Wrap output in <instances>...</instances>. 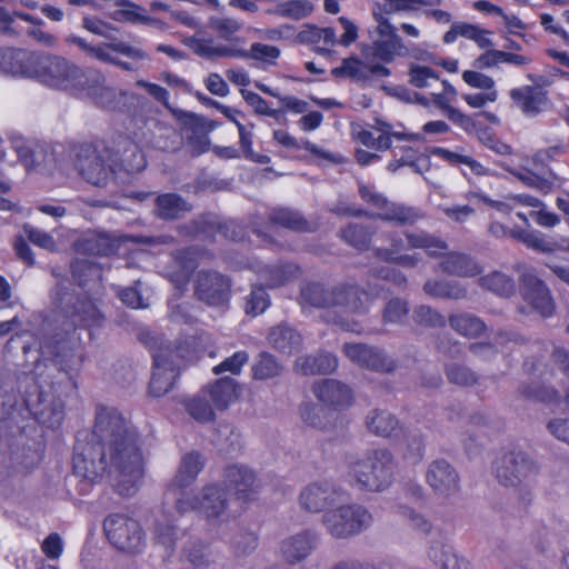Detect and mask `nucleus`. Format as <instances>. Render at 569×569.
Segmentation results:
<instances>
[{"label":"nucleus","mask_w":569,"mask_h":569,"mask_svg":"<svg viewBox=\"0 0 569 569\" xmlns=\"http://www.w3.org/2000/svg\"><path fill=\"white\" fill-rule=\"evenodd\" d=\"M73 445V478L80 495H87L104 476L116 475L113 489L123 497L137 493L144 476L141 437L116 408L98 405L91 440Z\"/></svg>","instance_id":"nucleus-1"},{"label":"nucleus","mask_w":569,"mask_h":569,"mask_svg":"<svg viewBox=\"0 0 569 569\" xmlns=\"http://www.w3.org/2000/svg\"><path fill=\"white\" fill-rule=\"evenodd\" d=\"M206 461L199 451H190L182 456L174 478L164 492V498L174 501L176 511L184 515L197 511L207 520L219 519L228 506L227 492L247 503L254 499L259 485L254 472L242 465H230L224 469L226 489L217 483L206 485L202 495H196L193 483L204 468Z\"/></svg>","instance_id":"nucleus-2"},{"label":"nucleus","mask_w":569,"mask_h":569,"mask_svg":"<svg viewBox=\"0 0 569 569\" xmlns=\"http://www.w3.org/2000/svg\"><path fill=\"white\" fill-rule=\"evenodd\" d=\"M373 296L355 283H339L331 289L319 281H308L300 288L299 303L325 309L321 320L341 331L361 335L363 328L351 313L368 311Z\"/></svg>","instance_id":"nucleus-3"},{"label":"nucleus","mask_w":569,"mask_h":569,"mask_svg":"<svg viewBox=\"0 0 569 569\" xmlns=\"http://www.w3.org/2000/svg\"><path fill=\"white\" fill-rule=\"evenodd\" d=\"M71 279L60 278L50 293V319L52 323L61 325L60 331H54L44 340L43 348L59 370L69 373L71 340Z\"/></svg>","instance_id":"nucleus-4"},{"label":"nucleus","mask_w":569,"mask_h":569,"mask_svg":"<svg viewBox=\"0 0 569 569\" xmlns=\"http://www.w3.org/2000/svg\"><path fill=\"white\" fill-rule=\"evenodd\" d=\"M151 353L152 375L149 382V395L160 398L171 391L180 376V355L178 348L167 343L161 335L143 330L138 336Z\"/></svg>","instance_id":"nucleus-5"},{"label":"nucleus","mask_w":569,"mask_h":569,"mask_svg":"<svg viewBox=\"0 0 569 569\" xmlns=\"http://www.w3.org/2000/svg\"><path fill=\"white\" fill-rule=\"evenodd\" d=\"M406 240L410 249H421L431 258L441 257L439 269L457 277H476L481 273V267L468 254L462 252H446L448 244L441 238L425 230L406 232Z\"/></svg>","instance_id":"nucleus-6"},{"label":"nucleus","mask_w":569,"mask_h":569,"mask_svg":"<svg viewBox=\"0 0 569 569\" xmlns=\"http://www.w3.org/2000/svg\"><path fill=\"white\" fill-rule=\"evenodd\" d=\"M228 43L214 46L213 38H183L198 56L214 60L218 58L251 59L264 66H274L280 57V49L276 46L256 42L250 50L239 47L240 38H226Z\"/></svg>","instance_id":"nucleus-7"},{"label":"nucleus","mask_w":569,"mask_h":569,"mask_svg":"<svg viewBox=\"0 0 569 569\" xmlns=\"http://www.w3.org/2000/svg\"><path fill=\"white\" fill-rule=\"evenodd\" d=\"M76 159L73 167L80 176L89 183L101 187L106 186L111 176H119L113 160V150L103 142L73 143Z\"/></svg>","instance_id":"nucleus-8"},{"label":"nucleus","mask_w":569,"mask_h":569,"mask_svg":"<svg viewBox=\"0 0 569 569\" xmlns=\"http://www.w3.org/2000/svg\"><path fill=\"white\" fill-rule=\"evenodd\" d=\"M349 475L361 489L382 491L393 477V457L387 449H375L362 460L348 462Z\"/></svg>","instance_id":"nucleus-9"},{"label":"nucleus","mask_w":569,"mask_h":569,"mask_svg":"<svg viewBox=\"0 0 569 569\" xmlns=\"http://www.w3.org/2000/svg\"><path fill=\"white\" fill-rule=\"evenodd\" d=\"M14 150L28 171L39 170L51 174L60 170L68 159V148L60 142H17Z\"/></svg>","instance_id":"nucleus-10"},{"label":"nucleus","mask_w":569,"mask_h":569,"mask_svg":"<svg viewBox=\"0 0 569 569\" xmlns=\"http://www.w3.org/2000/svg\"><path fill=\"white\" fill-rule=\"evenodd\" d=\"M73 341L79 340V347L73 345V358L84 361L83 347L91 343L96 333L104 322V316L96 301L89 295H78L73 301Z\"/></svg>","instance_id":"nucleus-11"},{"label":"nucleus","mask_w":569,"mask_h":569,"mask_svg":"<svg viewBox=\"0 0 569 569\" xmlns=\"http://www.w3.org/2000/svg\"><path fill=\"white\" fill-rule=\"evenodd\" d=\"M358 193L363 202L378 210L376 213L370 212L371 219L400 227H411L423 218L419 209L403 203L392 202L382 193L375 191L365 183L359 184Z\"/></svg>","instance_id":"nucleus-12"},{"label":"nucleus","mask_w":569,"mask_h":569,"mask_svg":"<svg viewBox=\"0 0 569 569\" xmlns=\"http://www.w3.org/2000/svg\"><path fill=\"white\" fill-rule=\"evenodd\" d=\"M109 542L120 551L136 553L144 546V532L139 521L124 515L111 513L103 521Z\"/></svg>","instance_id":"nucleus-13"},{"label":"nucleus","mask_w":569,"mask_h":569,"mask_svg":"<svg viewBox=\"0 0 569 569\" xmlns=\"http://www.w3.org/2000/svg\"><path fill=\"white\" fill-rule=\"evenodd\" d=\"M487 118L496 121V116L490 112H477L472 116L461 112L459 109H450L448 119L468 134H475L479 141L500 156H510L513 149L510 144L503 142L496 132L482 121Z\"/></svg>","instance_id":"nucleus-14"},{"label":"nucleus","mask_w":569,"mask_h":569,"mask_svg":"<svg viewBox=\"0 0 569 569\" xmlns=\"http://www.w3.org/2000/svg\"><path fill=\"white\" fill-rule=\"evenodd\" d=\"M361 53L368 62V73L388 78L391 70L386 64L392 63L398 58L410 56V50L403 42V38H377L372 44L365 46Z\"/></svg>","instance_id":"nucleus-15"},{"label":"nucleus","mask_w":569,"mask_h":569,"mask_svg":"<svg viewBox=\"0 0 569 569\" xmlns=\"http://www.w3.org/2000/svg\"><path fill=\"white\" fill-rule=\"evenodd\" d=\"M371 521V513L359 505L341 506L323 515V523L328 532L336 538L358 535L367 529Z\"/></svg>","instance_id":"nucleus-16"},{"label":"nucleus","mask_w":569,"mask_h":569,"mask_svg":"<svg viewBox=\"0 0 569 569\" xmlns=\"http://www.w3.org/2000/svg\"><path fill=\"white\" fill-rule=\"evenodd\" d=\"M194 297L209 307H226L232 296V280L216 270H199L193 281Z\"/></svg>","instance_id":"nucleus-17"},{"label":"nucleus","mask_w":569,"mask_h":569,"mask_svg":"<svg viewBox=\"0 0 569 569\" xmlns=\"http://www.w3.org/2000/svg\"><path fill=\"white\" fill-rule=\"evenodd\" d=\"M410 83L419 89L439 86V90L429 91V100L435 107L449 117L450 109H456L451 102L457 97V91L448 80H441L439 74L428 66L415 64L409 71Z\"/></svg>","instance_id":"nucleus-18"},{"label":"nucleus","mask_w":569,"mask_h":569,"mask_svg":"<svg viewBox=\"0 0 569 569\" xmlns=\"http://www.w3.org/2000/svg\"><path fill=\"white\" fill-rule=\"evenodd\" d=\"M385 7L388 8L386 16L375 13L377 21L378 36H398L401 29L407 36H418V30L409 23L398 21L401 10H417L421 7H435L440 4L441 0H383Z\"/></svg>","instance_id":"nucleus-19"},{"label":"nucleus","mask_w":569,"mask_h":569,"mask_svg":"<svg viewBox=\"0 0 569 569\" xmlns=\"http://www.w3.org/2000/svg\"><path fill=\"white\" fill-rule=\"evenodd\" d=\"M343 355L356 366L370 371L389 373L397 368V362L382 349L361 342H346Z\"/></svg>","instance_id":"nucleus-20"},{"label":"nucleus","mask_w":569,"mask_h":569,"mask_svg":"<svg viewBox=\"0 0 569 569\" xmlns=\"http://www.w3.org/2000/svg\"><path fill=\"white\" fill-rule=\"evenodd\" d=\"M30 78H38L44 84L67 90L70 84V66L63 58L36 53Z\"/></svg>","instance_id":"nucleus-21"},{"label":"nucleus","mask_w":569,"mask_h":569,"mask_svg":"<svg viewBox=\"0 0 569 569\" xmlns=\"http://www.w3.org/2000/svg\"><path fill=\"white\" fill-rule=\"evenodd\" d=\"M495 465L496 477L506 487L517 486L538 471L536 463L520 450L506 452Z\"/></svg>","instance_id":"nucleus-22"},{"label":"nucleus","mask_w":569,"mask_h":569,"mask_svg":"<svg viewBox=\"0 0 569 569\" xmlns=\"http://www.w3.org/2000/svg\"><path fill=\"white\" fill-rule=\"evenodd\" d=\"M512 106L527 118H536L548 111L551 101L540 84H523L509 91Z\"/></svg>","instance_id":"nucleus-23"},{"label":"nucleus","mask_w":569,"mask_h":569,"mask_svg":"<svg viewBox=\"0 0 569 569\" xmlns=\"http://www.w3.org/2000/svg\"><path fill=\"white\" fill-rule=\"evenodd\" d=\"M73 97L86 93L94 103L103 109L109 108L114 93L103 86V76L94 70H84L73 66Z\"/></svg>","instance_id":"nucleus-24"},{"label":"nucleus","mask_w":569,"mask_h":569,"mask_svg":"<svg viewBox=\"0 0 569 569\" xmlns=\"http://www.w3.org/2000/svg\"><path fill=\"white\" fill-rule=\"evenodd\" d=\"M521 295L523 300L542 318H549L555 313L556 306L550 290L538 277L533 274L522 277Z\"/></svg>","instance_id":"nucleus-25"},{"label":"nucleus","mask_w":569,"mask_h":569,"mask_svg":"<svg viewBox=\"0 0 569 569\" xmlns=\"http://www.w3.org/2000/svg\"><path fill=\"white\" fill-rule=\"evenodd\" d=\"M93 56L103 62H110L120 66L124 70H133L132 62L144 60L148 54L141 49L131 47L129 44L119 43H102L91 48Z\"/></svg>","instance_id":"nucleus-26"},{"label":"nucleus","mask_w":569,"mask_h":569,"mask_svg":"<svg viewBox=\"0 0 569 569\" xmlns=\"http://www.w3.org/2000/svg\"><path fill=\"white\" fill-rule=\"evenodd\" d=\"M312 391L317 399L331 410L348 408L353 402L351 388L335 379L316 381Z\"/></svg>","instance_id":"nucleus-27"},{"label":"nucleus","mask_w":569,"mask_h":569,"mask_svg":"<svg viewBox=\"0 0 569 569\" xmlns=\"http://www.w3.org/2000/svg\"><path fill=\"white\" fill-rule=\"evenodd\" d=\"M258 277L264 281L266 287L276 289L297 280L301 273V267L293 261H279L273 264H257L251 267Z\"/></svg>","instance_id":"nucleus-28"},{"label":"nucleus","mask_w":569,"mask_h":569,"mask_svg":"<svg viewBox=\"0 0 569 569\" xmlns=\"http://www.w3.org/2000/svg\"><path fill=\"white\" fill-rule=\"evenodd\" d=\"M113 162L118 174L124 172L133 174L141 172L147 167V158L137 142L126 139L120 143L118 151H113Z\"/></svg>","instance_id":"nucleus-29"},{"label":"nucleus","mask_w":569,"mask_h":569,"mask_svg":"<svg viewBox=\"0 0 569 569\" xmlns=\"http://www.w3.org/2000/svg\"><path fill=\"white\" fill-rule=\"evenodd\" d=\"M427 481L436 492L443 496H451L459 489L458 475L445 460H436L430 465Z\"/></svg>","instance_id":"nucleus-30"},{"label":"nucleus","mask_w":569,"mask_h":569,"mask_svg":"<svg viewBox=\"0 0 569 569\" xmlns=\"http://www.w3.org/2000/svg\"><path fill=\"white\" fill-rule=\"evenodd\" d=\"M341 491L337 490L329 482L312 483L300 495L302 508L311 512H320L326 507L333 505L336 497H340Z\"/></svg>","instance_id":"nucleus-31"},{"label":"nucleus","mask_w":569,"mask_h":569,"mask_svg":"<svg viewBox=\"0 0 569 569\" xmlns=\"http://www.w3.org/2000/svg\"><path fill=\"white\" fill-rule=\"evenodd\" d=\"M510 173L522 184L537 190L543 196L550 194L555 190L560 189L565 183V179L552 170H549L543 174H539L530 169L522 168L520 170H510Z\"/></svg>","instance_id":"nucleus-32"},{"label":"nucleus","mask_w":569,"mask_h":569,"mask_svg":"<svg viewBox=\"0 0 569 569\" xmlns=\"http://www.w3.org/2000/svg\"><path fill=\"white\" fill-rule=\"evenodd\" d=\"M116 250L113 240L106 233L83 232L73 240V251L84 256L108 257Z\"/></svg>","instance_id":"nucleus-33"},{"label":"nucleus","mask_w":569,"mask_h":569,"mask_svg":"<svg viewBox=\"0 0 569 569\" xmlns=\"http://www.w3.org/2000/svg\"><path fill=\"white\" fill-rule=\"evenodd\" d=\"M386 127L390 129L389 124H386ZM353 138L358 143L366 148L375 149L377 151H387L392 146V139L399 141H412L418 140L419 134L382 130V132L376 138L371 130L360 128L358 131L353 132Z\"/></svg>","instance_id":"nucleus-34"},{"label":"nucleus","mask_w":569,"mask_h":569,"mask_svg":"<svg viewBox=\"0 0 569 569\" xmlns=\"http://www.w3.org/2000/svg\"><path fill=\"white\" fill-rule=\"evenodd\" d=\"M186 124L192 132L187 138V144L191 148L192 154L200 156L207 152L210 147L208 134L216 128L214 121L207 120L196 113H189Z\"/></svg>","instance_id":"nucleus-35"},{"label":"nucleus","mask_w":569,"mask_h":569,"mask_svg":"<svg viewBox=\"0 0 569 569\" xmlns=\"http://www.w3.org/2000/svg\"><path fill=\"white\" fill-rule=\"evenodd\" d=\"M36 52L23 49H0V71L12 76L30 77Z\"/></svg>","instance_id":"nucleus-36"},{"label":"nucleus","mask_w":569,"mask_h":569,"mask_svg":"<svg viewBox=\"0 0 569 569\" xmlns=\"http://www.w3.org/2000/svg\"><path fill=\"white\" fill-rule=\"evenodd\" d=\"M240 386L230 378L223 377L208 385L202 389L206 396H209L212 405L218 410H226L239 397Z\"/></svg>","instance_id":"nucleus-37"},{"label":"nucleus","mask_w":569,"mask_h":569,"mask_svg":"<svg viewBox=\"0 0 569 569\" xmlns=\"http://www.w3.org/2000/svg\"><path fill=\"white\" fill-rule=\"evenodd\" d=\"M296 370L305 376L329 375L338 368V358L327 351L299 357L295 362Z\"/></svg>","instance_id":"nucleus-38"},{"label":"nucleus","mask_w":569,"mask_h":569,"mask_svg":"<svg viewBox=\"0 0 569 569\" xmlns=\"http://www.w3.org/2000/svg\"><path fill=\"white\" fill-rule=\"evenodd\" d=\"M267 339L273 349L283 355H292L302 346V336L288 325L272 327Z\"/></svg>","instance_id":"nucleus-39"},{"label":"nucleus","mask_w":569,"mask_h":569,"mask_svg":"<svg viewBox=\"0 0 569 569\" xmlns=\"http://www.w3.org/2000/svg\"><path fill=\"white\" fill-rule=\"evenodd\" d=\"M154 204L157 217L166 221L177 220L192 210L187 200L173 192L159 194Z\"/></svg>","instance_id":"nucleus-40"},{"label":"nucleus","mask_w":569,"mask_h":569,"mask_svg":"<svg viewBox=\"0 0 569 569\" xmlns=\"http://www.w3.org/2000/svg\"><path fill=\"white\" fill-rule=\"evenodd\" d=\"M366 423L372 433L385 438L397 439L403 432L399 420L385 410H373L372 413L367 417Z\"/></svg>","instance_id":"nucleus-41"},{"label":"nucleus","mask_w":569,"mask_h":569,"mask_svg":"<svg viewBox=\"0 0 569 569\" xmlns=\"http://www.w3.org/2000/svg\"><path fill=\"white\" fill-rule=\"evenodd\" d=\"M375 231L368 226L358 222H350L339 230V238L359 252L371 248Z\"/></svg>","instance_id":"nucleus-42"},{"label":"nucleus","mask_w":569,"mask_h":569,"mask_svg":"<svg viewBox=\"0 0 569 569\" xmlns=\"http://www.w3.org/2000/svg\"><path fill=\"white\" fill-rule=\"evenodd\" d=\"M315 539L316 537L311 532L306 531L283 541L281 551L284 559L289 563L301 561L311 552L315 546Z\"/></svg>","instance_id":"nucleus-43"},{"label":"nucleus","mask_w":569,"mask_h":569,"mask_svg":"<svg viewBox=\"0 0 569 569\" xmlns=\"http://www.w3.org/2000/svg\"><path fill=\"white\" fill-rule=\"evenodd\" d=\"M270 226L281 227L297 232L309 230V222L297 210L290 208H273L268 214Z\"/></svg>","instance_id":"nucleus-44"},{"label":"nucleus","mask_w":569,"mask_h":569,"mask_svg":"<svg viewBox=\"0 0 569 569\" xmlns=\"http://www.w3.org/2000/svg\"><path fill=\"white\" fill-rule=\"evenodd\" d=\"M532 62V58L526 54H520L517 52H509L503 50H486L476 59V67L491 68L499 63H508L517 67L527 66Z\"/></svg>","instance_id":"nucleus-45"},{"label":"nucleus","mask_w":569,"mask_h":569,"mask_svg":"<svg viewBox=\"0 0 569 569\" xmlns=\"http://www.w3.org/2000/svg\"><path fill=\"white\" fill-rule=\"evenodd\" d=\"M448 322L457 333L467 338H478L487 330L486 323L470 313L450 315Z\"/></svg>","instance_id":"nucleus-46"},{"label":"nucleus","mask_w":569,"mask_h":569,"mask_svg":"<svg viewBox=\"0 0 569 569\" xmlns=\"http://www.w3.org/2000/svg\"><path fill=\"white\" fill-rule=\"evenodd\" d=\"M513 240L523 243L527 248L540 253H551L565 247L557 241L546 238L543 234L518 228L513 234Z\"/></svg>","instance_id":"nucleus-47"},{"label":"nucleus","mask_w":569,"mask_h":569,"mask_svg":"<svg viewBox=\"0 0 569 569\" xmlns=\"http://www.w3.org/2000/svg\"><path fill=\"white\" fill-rule=\"evenodd\" d=\"M282 370V365L273 355L261 351L251 367V376L254 380L264 381L280 376Z\"/></svg>","instance_id":"nucleus-48"},{"label":"nucleus","mask_w":569,"mask_h":569,"mask_svg":"<svg viewBox=\"0 0 569 569\" xmlns=\"http://www.w3.org/2000/svg\"><path fill=\"white\" fill-rule=\"evenodd\" d=\"M393 153L400 157V161L417 173L428 171L430 168V153L408 144L396 146Z\"/></svg>","instance_id":"nucleus-49"},{"label":"nucleus","mask_w":569,"mask_h":569,"mask_svg":"<svg viewBox=\"0 0 569 569\" xmlns=\"http://www.w3.org/2000/svg\"><path fill=\"white\" fill-rule=\"evenodd\" d=\"M423 290L435 298L458 300L467 296V289L456 281L429 279L425 282Z\"/></svg>","instance_id":"nucleus-50"},{"label":"nucleus","mask_w":569,"mask_h":569,"mask_svg":"<svg viewBox=\"0 0 569 569\" xmlns=\"http://www.w3.org/2000/svg\"><path fill=\"white\" fill-rule=\"evenodd\" d=\"M519 393L526 400L539 401L542 403H557L560 400L558 390L537 381L522 383L519 387Z\"/></svg>","instance_id":"nucleus-51"},{"label":"nucleus","mask_w":569,"mask_h":569,"mask_svg":"<svg viewBox=\"0 0 569 569\" xmlns=\"http://www.w3.org/2000/svg\"><path fill=\"white\" fill-rule=\"evenodd\" d=\"M179 537L180 530L171 519L164 517L163 520H157L153 528V540L157 545L164 547L169 555L174 551Z\"/></svg>","instance_id":"nucleus-52"},{"label":"nucleus","mask_w":569,"mask_h":569,"mask_svg":"<svg viewBox=\"0 0 569 569\" xmlns=\"http://www.w3.org/2000/svg\"><path fill=\"white\" fill-rule=\"evenodd\" d=\"M358 38H295L297 43L309 42L312 44V50L328 59L336 57L335 47L342 46L349 47Z\"/></svg>","instance_id":"nucleus-53"},{"label":"nucleus","mask_w":569,"mask_h":569,"mask_svg":"<svg viewBox=\"0 0 569 569\" xmlns=\"http://www.w3.org/2000/svg\"><path fill=\"white\" fill-rule=\"evenodd\" d=\"M479 282L482 288L501 297H510L516 291L515 281L499 271L481 277Z\"/></svg>","instance_id":"nucleus-54"},{"label":"nucleus","mask_w":569,"mask_h":569,"mask_svg":"<svg viewBox=\"0 0 569 569\" xmlns=\"http://www.w3.org/2000/svg\"><path fill=\"white\" fill-rule=\"evenodd\" d=\"M187 412L201 423L211 422L216 419L214 407L206 399V395L196 396L184 401Z\"/></svg>","instance_id":"nucleus-55"},{"label":"nucleus","mask_w":569,"mask_h":569,"mask_svg":"<svg viewBox=\"0 0 569 569\" xmlns=\"http://www.w3.org/2000/svg\"><path fill=\"white\" fill-rule=\"evenodd\" d=\"M431 156H436L451 166L466 164L472 172L481 173L483 167L470 156L461 154L442 147H431L427 149Z\"/></svg>","instance_id":"nucleus-56"},{"label":"nucleus","mask_w":569,"mask_h":569,"mask_svg":"<svg viewBox=\"0 0 569 569\" xmlns=\"http://www.w3.org/2000/svg\"><path fill=\"white\" fill-rule=\"evenodd\" d=\"M270 296L261 284L251 286L250 293L246 297L244 311L247 315L257 317L263 313L270 306Z\"/></svg>","instance_id":"nucleus-57"},{"label":"nucleus","mask_w":569,"mask_h":569,"mask_svg":"<svg viewBox=\"0 0 569 569\" xmlns=\"http://www.w3.org/2000/svg\"><path fill=\"white\" fill-rule=\"evenodd\" d=\"M368 63L365 64L357 57L345 58L341 64L337 68H333L331 73L336 78H350L353 80H363L367 79Z\"/></svg>","instance_id":"nucleus-58"},{"label":"nucleus","mask_w":569,"mask_h":569,"mask_svg":"<svg viewBox=\"0 0 569 569\" xmlns=\"http://www.w3.org/2000/svg\"><path fill=\"white\" fill-rule=\"evenodd\" d=\"M113 18L121 22L150 24L156 20L144 14V9L133 2H123L121 8L113 12Z\"/></svg>","instance_id":"nucleus-59"},{"label":"nucleus","mask_w":569,"mask_h":569,"mask_svg":"<svg viewBox=\"0 0 569 569\" xmlns=\"http://www.w3.org/2000/svg\"><path fill=\"white\" fill-rule=\"evenodd\" d=\"M429 557L440 565L441 569H470V562L462 557H459L451 548H441L440 556L433 548L429 552Z\"/></svg>","instance_id":"nucleus-60"},{"label":"nucleus","mask_w":569,"mask_h":569,"mask_svg":"<svg viewBox=\"0 0 569 569\" xmlns=\"http://www.w3.org/2000/svg\"><path fill=\"white\" fill-rule=\"evenodd\" d=\"M277 11L282 17L300 20L313 11V4L309 0H288L280 3Z\"/></svg>","instance_id":"nucleus-61"},{"label":"nucleus","mask_w":569,"mask_h":569,"mask_svg":"<svg viewBox=\"0 0 569 569\" xmlns=\"http://www.w3.org/2000/svg\"><path fill=\"white\" fill-rule=\"evenodd\" d=\"M409 313V305L400 298L390 299L382 313L385 323H403Z\"/></svg>","instance_id":"nucleus-62"},{"label":"nucleus","mask_w":569,"mask_h":569,"mask_svg":"<svg viewBox=\"0 0 569 569\" xmlns=\"http://www.w3.org/2000/svg\"><path fill=\"white\" fill-rule=\"evenodd\" d=\"M413 320L420 326L430 328L446 327V318L429 306H418L413 311Z\"/></svg>","instance_id":"nucleus-63"},{"label":"nucleus","mask_w":569,"mask_h":569,"mask_svg":"<svg viewBox=\"0 0 569 569\" xmlns=\"http://www.w3.org/2000/svg\"><path fill=\"white\" fill-rule=\"evenodd\" d=\"M327 411V409L315 403H305L300 408L302 420L307 425L321 430L328 428Z\"/></svg>","instance_id":"nucleus-64"}]
</instances>
